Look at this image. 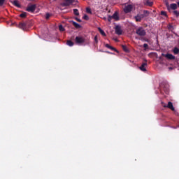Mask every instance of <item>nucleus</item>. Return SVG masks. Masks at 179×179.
<instances>
[{
	"instance_id": "c756f323",
	"label": "nucleus",
	"mask_w": 179,
	"mask_h": 179,
	"mask_svg": "<svg viewBox=\"0 0 179 179\" xmlns=\"http://www.w3.org/2000/svg\"><path fill=\"white\" fill-rule=\"evenodd\" d=\"M86 12H87V13H90V14H92V10H91L90 8H89V7H87V8H86Z\"/></svg>"
},
{
	"instance_id": "ea45409f",
	"label": "nucleus",
	"mask_w": 179,
	"mask_h": 179,
	"mask_svg": "<svg viewBox=\"0 0 179 179\" xmlns=\"http://www.w3.org/2000/svg\"><path fill=\"white\" fill-rule=\"evenodd\" d=\"M53 1H57V0H53Z\"/></svg>"
},
{
	"instance_id": "4c0bfd02",
	"label": "nucleus",
	"mask_w": 179,
	"mask_h": 179,
	"mask_svg": "<svg viewBox=\"0 0 179 179\" xmlns=\"http://www.w3.org/2000/svg\"><path fill=\"white\" fill-rule=\"evenodd\" d=\"M178 6H179V1L178 2Z\"/></svg>"
},
{
	"instance_id": "423d86ee",
	"label": "nucleus",
	"mask_w": 179,
	"mask_h": 179,
	"mask_svg": "<svg viewBox=\"0 0 179 179\" xmlns=\"http://www.w3.org/2000/svg\"><path fill=\"white\" fill-rule=\"evenodd\" d=\"M162 57H165V58H167V59H176V56L170 53H167V54L162 53Z\"/></svg>"
},
{
	"instance_id": "20e7f679",
	"label": "nucleus",
	"mask_w": 179,
	"mask_h": 179,
	"mask_svg": "<svg viewBox=\"0 0 179 179\" xmlns=\"http://www.w3.org/2000/svg\"><path fill=\"white\" fill-rule=\"evenodd\" d=\"M134 9V6L132 4H128L125 6L123 10L124 13H131V11Z\"/></svg>"
},
{
	"instance_id": "9d476101",
	"label": "nucleus",
	"mask_w": 179,
	"mask_h": 179,
	"mask_svg": "<svg viewBox=\"0 0 179 179\" xmlns=\"http://www.w3.org/2000/svg\"><path fill=\"white\" fill-rule=\"evenodd\" d=\"M146 66H148V63L144 62L141 64V66L139 67V69L142 71V72H146Z\"/></svg>"
},
{
	"instance_id": "f3484780",
	"label": "nucleus",
	"mask_w": 179,
	"mask_h": 179,
	"mask_svg": "<svg viewBox=\"0 0 179 179\" xmlns=\"http://www.w3.org/2000/svg\"><path fill=\"white\" fill-rule=\"evenodd\" d=\"M173 54H175V55H177L179 54V48L177 47H175L173 50Z\"/></svg>"
},
{
	"instance_id": "2f4dec72",
	"label": "nucleus",
	"mask_w": 179,
	"mask_h": 179,
	"mask_svg": "<svg viewBox=\"0 0 179 179\" xmlns=\"http://www.w3.org/2000/svg\"><path fill=\"white\" fill-rule=\"evenodd\" d=\"M94 42L97 44L99 43L98 38H97V36H94Z\"/></svg>"
},
{
	"instance_id": "58836bf2",
	"label": "nucleus",
	"mask_w": 179,
	"mask_h": 179,
	"mask_svg": "<svg viewBox=\"0 0 179 179\" xmlns=\"http://www.w3.org/2000/svg\"><path fill=\"white\" fill-rule=\"evenodd\" d=\"M174 129H176V127H173Z\"/></svg>"
},
{
	"instance_id": "a211bd4d",
	"label": "nucleus",
	"mask_w": 179,
	"mask_h": 179,
	"mask_svg": "<svg viewBox=\"0 0 179 179\" xmlns=\"http://www.w3.org/2000/svg\"><path fill=\"white\" fill-rule=\"evenodd\" d=\"M122 48L123 51H124V52H129V50L128 49L127 45H122Z\"/></svg>"
},
{
	"instance_id": "9b49d317",
	"label": "nucleus",
	"mask_w": 179,
	"mask_h": 179,
	"mask_svg": "<svg viewBox=\"0 0 179 179\" xmlns=\"http://www.w3.org/2000/svg\"><path fill=\"white\" fill-rule=\"evenodd\" d=\"M105 47H106V48H108L109 50H111V51H115V52H118V50H117V49H115V48L110 45L108 43H106L105 45Z\"/></svg>"
},
{
	"instance_id": "f03ea898",
	"label": "nucleus",
	"mask_w": 179,
	"mask_h": 179,
	"mask_svg": "<svg viewBox=\"0 0 179 179\" xmlns=\"http://www.w3.org/2000/svg\"><path fill=\"white\" fill-rule=\"evenodd\" d=\"M78 3V0H64L63 3H61V6L65 7V6H71L72 3Z\"/></svg>"
},
{
	"instance_id": "f257e3e1",
	"label": "nucleus",
	"mask_w": 179,
	"mask_h": 179,
	"mask_svg": "<svg viewBox=\"0 0 179 179\" xmlns=\"http://www.w3.org/2000/svg\"><path fill=\"white\" fill-rule=\"evenodd\" d=\"M76 44L78 45H83L86 43V38L83 36H76L75 38Z\"/></svg>"
},
{
	"instance_id": "7c9ffc66",
	"label": "nucleus",
	"mask_w": 179,
	"mask_h": 179,
	"mask_svg": "<svg viewBox=\"0 0 179 179\" xmlns=\"http://www.w3.org/2000/svg\"><path fill=\"white\" fill-rule=\"evenodd\" d=\"M143 48L146 49L149 48V45H148V43H144L143 44Z\"/></svg>"
},
{
	"instance_id": "6e6552de",
	"label": "nucleus",
	"mask_w": 179,
	"mask_h": 179,
	"mask_svg": "<svg viewBox=\"0 0 179 179\" xmlns=\"http://www.w3.org/2000/svg\"><path fill=\"white\" fill-rule=\"evenodd\" d=\"M145 17V15L142 14H137L136 16H134V19L136 22H142V19Z\"/></svg>"
},
{
	"instance_id": "393cba45",
	"label": "nucleus",
	"mask_w": 179,
	"mask_h": 179,
	"mask_svg": "<svg viewBox=\"0 0 179 179\" xmlns=\"http://www.w3.org/2000/svg\"><path fill=\"white\" fill-rule=\"evenodd\" d=\"M59 30L60 31H65V28H64V26H62V24H60V25L59 26Z\"/></svg>"
},
{
	"instance_id": "6ab92c4d",
	"label": "nucleus",
	"mask_w": 179,
	"mask_h": 179,
	"mask_svg": "<svg viewBox=\"0 0 179 179\" xmlns=\"http://www.w3.org/2000/svg\"><path fill=\"white\" fill-rule=\"evenodd\" d=\"M66 44L69 47H73V45H75V43L72 41H67Z\"/></svg>"
},
{
	"instance_id": "2eb2a0df",
	"label": "nucleus",
	"mask_w": 179,
	"mask_h": 179,
	"mask_svg": "<svg viewBox=\"0 0 179 179\" xmlns=\"http://www.w3.org/2000/svg\"><path fill=\"white\" fill-rule=\"evenodd\" d=\"M71 23H72L73 26H74V27H76V29H80L82 27V26L80 24H79L78 22H76L75 21H71Z\"/></svg>"
},
{
	"instance_id": "aec40b11",
	"label": "nucleus",
	"mask_w": 179,
	"mask_h": 179,
	"mask_svg": "<svg viewBox=\"0 0 179 179\" xmlns=\"http://www.w3.org/2000/svg\"><path fill=\"white\" fill-rule=\"evenodd\" d=\"M170 8L171 9H173V10H176V9H177V4L171 3Z\"/></svg>"
},
{
	"instance_id": "f704fd0d",
	"label": "nucleus",
	"mask_w": 179,
	"mask_h": 179,
	"mask_svg": "<svg viewBox=\"0 0 179 179\" xmlns=\"http://www.w3.org/2000/svg\"><path fill=\"white\" fill-rule=\"evenodd\" d=\"M162 104L164 108L167 107V104H166L165 103L162 102Z\"/></svg>"
},
{
	"instance_id": "5701e85b",
	"label": "nucleus",
	"mask_w": 179,
	"mask_h": 179,
	"mask_svg": "<svg viewBox=\"0 0 179 179\" xmlns=\"http://www.w3.org/2000/svg\"><path fill=\"white\" fill-rule=\"evenodd\" d=\"M27 16V13L26 12H24L20 15V17H22L23 19H24Z\"/></svg>"
},
{
	"instance_id": "7ed1b4c3",
	"label": "nucleus",
	"mask_w": 179,
	"mask_h": 179,
	"mask_svg": "<svg viewBox=\"0 0 179 179\" xmlns=\"http://www.w3.org/2000/svg\"><path fill=\"white\" fill-rule=\"evenodd\" d=\"M136 33L138 36H140L141 37H145V36H146V31H145L143 27H138L136 30Z\"/></svg>"
},
{
	"instance_id": "cd10ccee",
	"label": "nucleus",
	"mask_w": 179,
	"mask_h": 179,
	"mask_svg": "<svg viewBox=\"0 0 179 179\" xmlns=\"http://www.w3.org/2000/svg\"><path fill=\"white\" fill-rule=\"evenodd\" d=\"M5 1L6 0H0V6H3V5H5Z\"/></svg>"
},
{
	"instance_id": "dca6fc26",
	"label": "nucleus",
	"mask_w": 179,
	"mask_h": 179,
	"mask_svg": "<svg viewBox=\"0 0 179 179\" xmlns=\"http://www.w3.org/2000/svg\"><path fill=\"white\" fill-rule=\"evenodd\" d=\"M112 17L115 19V20H120V17L118 16V13L115 12L113 15Z\"/></svg>"
},
{
	"instance_id": "ddd939ff",
	"label": "nucleus",
	"mask_w": 179,
	"mask_h": 179,
	"mask_svg": "<svg viewBox=\"0 0 179 179\" xmlns=\"http://www.w3.org/2000/svg\"><path fill=\"white\" fill-rule=\"evenodd\" d=\"M167 108L171 110V111H176L174 106H173V103L171 101L168 102Z\"/></svg>"
},
{
	"instance_id": "39448f33",
	"label": "nucleus",
	"mask_w": 179,
	"mask_h": 179,
	"mask_svg": "<svg viewBox=\"0 0 179 179\" xmlns=\"http://www.w3.org/2000/svg\"><path fill=\"white\" fill-rule=\"evenodd\" d=\"M27 12H30L31 13H33L36 10V4H32L31 6H28V7L26 8Z\"/></svg>"
},
{
	"instance_id": "1a4fd4ad",
	"label": "nucleus",
	"mask_w": 179,
	"mask_h": 179,
	"mask_svg": "<svg viewBox=\"0 0 179 179\" xmlns=\"http://www.w3.org/2000/svg\"><path fill=\"white\" fill-rule=\"evenodd\" d=\"M19 27H20V29H22V30H27V22H20Z\"/></svg>"
},
{
	"instance_id": "72a5a7b5",
	"label": "nucleus",
	"mask_w": 179,
	"mask_h": 179,
	"mask_svg": "<svg viewBox=\"0 0 179 179\" xmlns=\"http://www.w3.org/2000/svg\"><path fill=\"white\" fill-rule=\"evenodd\" d=\"M76 20H77V22H82V20L78 17H76Z\"/></svg>"
},
{
	"instance_id": "e433bc0d",
	"label": "nucleus",
	"mask_w": 179,
	"mask_h": 179,
	"mask_svg": "<svg viewBox=\"0 0 179 179\" xmlns=\"http://www.w3.org/2000/svg\"><path fill=\"white\" fill-rule=\"evenodd\" d=\"M108 54H111V52H106Z\"/></svg>"
},
{
	"instance_id": "c85d7f7f",
	"label": "nucleus",
	"mask_w": 179,
	"mask_h": 179,
	"mask_svg": "<svg viewBox=\"0 0 179 179\" xmlns=\"http://www.w3.org/2000/svg\"><path fill=\"white\" fill-rule=\"evenodd\" d=\"M162 16L167 17V13L166 11H161Z\"/></svg>"
},
{
	"instance_id": "a878e982",
	"label": "nucleus",
	"mask_w": 179,
	"mask_h": 179,
	"mask_svg": "<svg viewBox=\"0 0 179 179\" xmlns=\"http://www.w3.org/2000/svg\"><path fill=\"white\" fill-rule=\"evenodd\" d=\"M50 17H51V14H50V13H47L45 15V19L47 20H48V19H50Z\"/></svg>"
},
{
	"instance_id": "0eeeda50",
	"label": "nucleus",
	"mask_w": 179,
	"mask_h": 179,
	"mask_svg": "<svg viewBox=\"0 0 179 179\" xmlns=\"http://www.w3.org/2000/svg\"><path fill=\"white\" fill-rule=\"evenodd\" d=\"M115 34L117 36H121L122 34V29H121V26L117 25L115 28Z\"/></svg>"
},
{
	"instance_id": "473e14b6",
	"label": "nucleus",
	"mask_w": 179,
	"mask_h": 179,
	"mask_svg": "<svg viewBox=\"0 0 179 179\" xmlns=\"http://www.w3.org/2000/svg\"><path fill=\"white\" fill-rule=\"evenodd\" d=\"M113 19V16H108V22H111V20H112Z\"/></svg>"
},
{
	"instance_id": "4be33fe9",
	"label": "nucleus",
	"mask_w": 179,
	"mask_h": 179,
	"mask_svg": "<svg viewBox=\"0 0 179 179\" xmlns=\"http://www.w3.org/2000/svg\"><path fill=\"white\" fill-rule=\"evenodd\" d=\"M98 30L99 31V33L103 36H106V32H104V31H103V29H101V28L99 27L98 28Z\"/></svg>"
},
{
	"instance_id": "b1692460",
	"label": "nucleus",
	"mask_w": 179,
	"mask_h": 179,
	"mask_svg": "<svg viewBox=\"0 0 179 179\" xmlns=\"http://www.w3.org/2000/svg\"><path fill=\"white\" fill-rule=\"evenodd\" d=\"M73 13L76 15V16H79V10L76 8L73 9Z\"/></svg>"
},
{
	"instance_id": "f8f14e48",
	"label": "nucleus",
	"mask_w": 179,
	"mask_h": 179,
	"mask_svg": "<svg viewBox=\"0 0 179 179\" xmlns=\"http://www.w3.org/2000/svg\"><path fill=\"white\" fill-rule=\"evenodd\" d=\"M143 3L145 6H153V1H150L149 0L144 1Z\"/></svg>"
},
{
	"instance_id": "bb28decb",
	"label": "nucleus",
	"mask_w": 179,
	"mask_h": 179,
	"mask_svg": "<svg viewBox=\"0 0 179 179\" xmlns=\"http://www.w3.org/2000/svg\"><path fill=\"white\" fill-rule=\"evenodd\" d=\"M83 19H84V20H89V15H84Z\"/></svg>"
},
{
	"instance_id": "412c9836",
	"label": "nucleus",
	"mask_w": 179,
	"mask_h": 179,
	"mask_svg": "<svg viewBox=\"0 0 179 179\" xmlns=\"http://www.w3.org/2000/svg\"><path fill=\"white\" fill-rule=\"evenodd\" d=\"M149 10H143V14L142 15H144V17H147V16H149Z\"/></svg>"
},
{
	"instance_id": "c9c22d12",
	"label": "nucleus",
	"mask_w": 179,
	"mask_h": 179,
	"mask_svg": "<svg viewBox=\"0 0 179 179\" xmlns=\"http://www.w3.org/2000/svg\"><path fill=\"white\" fill-rule=\"evenodd\" d=\"M27 1H36V0H27Z\"/></svg>"
},
{
	"instance_id": "4468645a",
	"label": "nucleus",
	"mask_w": 179,
	"mask_h": 179,
	"mask_svg": "<svg viewBox=\"0 0 179 179\" xmlns=\"http://www.w3.org/2000/svg\"><path fill=\"white\" fill-rule=\"evenodd\" d=\"M11 3L14 5V6H16L17 8H20V4L19 3V1L17 0L10 1Z\"/></svg>"
}]
</instances>
